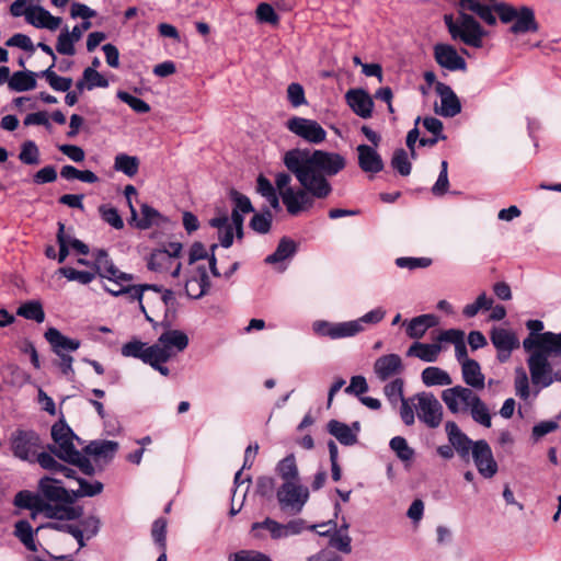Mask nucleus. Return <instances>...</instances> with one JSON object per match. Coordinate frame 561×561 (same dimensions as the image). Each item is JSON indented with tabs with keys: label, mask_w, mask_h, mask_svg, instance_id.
<instances>
[{
	"label": "nucleus",
	"mask_w": 561,
	"mask_h": 561,
	"mask_svg": "<svg viewBox=\"0 0 561 561\" xmlns=\"http://www.w3.org/2000/svg\"><path fill=\"white\" fill-rule=\"evenodd\" d=\"M283 162L300 184L299 188L282 192L283 204L291 216L310 209L316 198H327L332 193L329 178L346 167V159L337 152L300 148L286 151Z\"/></svg>",
	"instance_id": "1"
},
{
	"label": "nucleus",
	"mask_w": 561,
	"mask_h": 561,
	"mask_svg": "<svg viewBox=\"0 0 561 561\" xmlns=\"http://www.w3.org/2000/svg\"><path fill=\"white\" fill-rule=\"evenodd\" d=\"M523 348L529 354L526 362L535 387L542 389L561 382V368L554 369L552 363V358L561 356V333L529 334L523 341Z\"/></svg>",
	"instance_id": "2"
},
{
	"label": "nucleus",
	"mask_w": 561,
	"mask_h": 561,
	"mask_svg": "<svg viewBox=\"0 0 561 561\" xmlns=\"http://www.w3.org/2000/svg\"><path fill=\"white\" fill-rule=\"evenodd\" d=\"M231 199L234 203V208L231 213V218L227 215H220L210 219L209 225L218 230V237L220 244L224 248H229L233 242V230H236L237 237L242 238L243 236V214L254 211L251 201L245 195L231 191Z\"/></svg>",
	"instance_id": "3"
},
{
	"label": "nucleus",
	"mask_w": 561,
	"mask_h": 561,
	"mask_svg": "<svg viewBox=\"0 0 561 561\" xmlns=\"http://www.w3.org/2000/svg\"><path fill=\"white\" fill-rule=\"evenodd\" d=\"M14 505L20 508L33 510L50 519L73 520L82 515L81 507L55 506L44 501L38 493L30 491H20L14 497Z\"/></svg>",
	"instance_id": "4"
},
{
	"label": "nucleus",
	"mask_w": 561,
	"mask_h": 561,
	"mask_svg": "<svg viewBox=\"0 0 561 561\" xmlns=\"http://www.w3.org/2000/svg\"><path fill=\"white\" fill-rule=\"evenodd\" d=\"M444 22L453 39H459L468 46L476 48L482 47V39L485 32L479 22L465 10L459 11L457 19L451 14L444 16Z\"/></svg>",
	"instance_id": "5"
},
{
	"label": "nucleus",
	"mask_w": 561,
	"mask_h": 561,
	"mask_svg": "<svg viewBox=\"0 0 561 561\" xmlns=\"http://www.w3.org/2000/svg\"><path fill=\"white\" fill-rule=\"evenodd\" d=\"M494 10L502 23L512 24L510 31L513 34L537 32L539 28L535 11L530 7H513L505 2H499L494 4Z\"/></svg>",
	"instance_id": "6"
},
{
	"label": "nucleus",
	"mask_w": 561,
	"mask_h": 561,
	"mask_svg": "<svg viewBox=\"0 0 561 561\" xmlns=\"http://www.w3.org/2000/svg\"><path fill=\"white\" fill-rule=\"evenodd\" d=\"M51 438L54 444L48 445V450L57 458L67 461L78 457L79 450L73 442L80 443V439L64 421H58L51 426Z\"/></svg>",
	"instance_id": "7"
},
{
	"label": "nucleus",
	"mask_w": 561,
	"mask_h": 561,
	"mask_svg": "<svg viewBox=\"0 0 561 561\" xmlns=\"http://www.w3.org/2000/svg\"><path fill=\"white\" fill-rule=\"evenodd\" d=\"M276 497L284 512L299 514L309 500V489L300 481L283 483L276 492Z\"/></svg>",
	"instance_id": "8"
},
{
	"label": "nucleus",
	"mask_w": 561,
	"mask_h": 561,
	"mask_svg": "<svg viewBox=\"0 0 561 561\" xmlns=\"http://www.w3.org/2000/svg\"><path fill=\"white\" fill-rule=\"evenodd\" d=\"M416 415L430 428H436L443 421V407L431 392H420L412 397Z\"/></svg>",
	"instance_id": "9"
},
{
	"label": "nucleus",
	"mask_w": 561,
	"mask_h": 561,
	"mask_svg": "<svg viewBox=\"0 0 561 561\" xmlns=\"http://www.w3.org/2000/svg\"><path fill=\"white\" fill-rule=\"evenodd\" d=\"M159 365H163L188 345V336L181 330H165L153 344Z\"/></svg>",
	"instance_id": "10"
},
{
	"label": "nucleus",
	"mask_w": 561,
	"mask_h": 561,
	"mask_svg": "<svg viewBox=\"0 0 561 561\" xmlns=\"http://www.w3.org/2000/svg\"><path fill=\"white\" fill-rule=\"evenodd\" d=\"M11 449L13 455L27 462H35V456L42 448L39 435L32 430H16L11 434Z\"/></svg>",
	"instance_id": "11"
},
{
	"label": "nucleus",
	"mask_w": 561,
	"mask_h": 561,
	"mask_svg": "<svg viewBox=\"0 0 561 561\" xmlns=\"http://www.w3.org/2000/svg\"><path fill=\"white\" fill-rule=\"evenodd\" d=\"M37 491L39 496L55 506L73 507V496L62 482L55 477L44 476L39 479Z\"/></svg>",
	"instance_id": "12"
},
{
	"label": "nucleus",
	"mask_w": 561,
	"mask_h": 561,
	"mask_svg": "<svg viewBox=\"0 0 561 561\" xmlns=\"http://www.w3.org/2000/svg\"><path fill=\"white\" fill-rule=\"evenodd\" d=\"M286 128L308 144L319 145L327 138V131L314 119L294 116L286 122Z\"/></svg>",
	"instance_id": "13"
},
{
	"label": "nucleus",
	"mask_w": 561,
	"mask_h": 561,
	"mask_svg": "<svg viewBox=\"0 0 561 561\" xmlns=\"http://www.w3.org/2000/svg\"><path fill=\"white\" fill-rule=\"evenodd\" d=\"M474 390L458 385L443 390L440 398L450 413H467L479 397Z\"/></svg>",
	"instance_id": "14"
},
{
	"label": "nucleus",
	"mask_w": 561,
	"mask_h": 561,
	"mask_svg": "<svg viewBox=\"0 0 561 561\" xmlns=\"http://www.w3.org/2000/svg\"><path fill=\"white\" fill-rule=\"evenodd\" d=\"M157 351L153 344L148 345L139 340H133L124 344L121 350L123 356L140 359L142 363L150 365L154 370L167 377L170 375V369L164 365L158 364Z\"/></svg>",
	"instance_id": "15"
},
{
	"label": "nucleus",
	"mask_w": 561,
	"mask_h": 561,
	"mask_svg": "<svg viewBox=\"0 0 561 561\" xmlns=\"http://www.w3.org/2000/svg\"><path fill=\"white\" fill-rule=\"evenodd\" d=\"M471 455L479 473L483 478L490 479L496 474L499 467L486 440H476Z\"/></svg>",
	"instance_id": "16"
},
{
	"label": "nucleus",
	"mask_w": 561,
	"mask_h": 561,
	"mask_svg": "<svg viewBox=\"0 0 561 561\" xmlns=\"http://www.w3.org/2000/svg\"><path fill=\"white\" fill-rule=\"evenodd\" d=\"M492 344L497 351V359L505 363L510 359L512 352L519 347L517 335L504 328H493L490 333Z\"/></svg>",
	"instance_id": "17"
},
{
	"label": "nucleus",
	"mask_w": 561,
	"mask_h": 561,
	"mask_svg": "<svg viewBox=\"0 0 561 561\" xmlns=\"http://www.w3.org/2000/svg\"><path fill=\"white\" fill-rule=\"evenodd\" d=\"M107 284H104V289L113 296L126 295L130 301L137 300L139 302V308L146 316L148 321H152L149 314L146 311L145 305L141 302V289L140 287H135L131 284L134 279H119L116 277H107Z\"/></svg>",
	"instance_id": "18"
},
{
	"label": "nucleus",
	"mask_w": 561,
	"mask_h": 561,
	"mask_svg": "<svg viewBox=\"0 0 561 561\" xmlns=\"http://www.w3.org/2000/svg\"><path fill=\"white\" fill-rule=\"evenodd\" d=\"M404 365L398 354H387L378 357L374 363V374L380 381L399 378Z\"/></svg>",
	"instance_id": "19"
},
{
	"label": "nucleus",
	"mask_w": 561,
	"mask_h": 561,
	"mask_svg": "<svg viewBox=\"0 0 561 561\" xmlns=\"http://www.w3.org/2000/svg\"><path fill=\"white\" fill-rule=\"evenodd\" d=\"M25 21L36 28L49 31H56L61 24V18L51 15L49 11L39 5V2H34L28 7Z\"/></svg>",
	"instance_id": "20"
},
{
	"label": "nucleus",
	"mask_w": 561,
	"mask_h": 561,
	"mask_svg": "<svg viewBox=\"0 0 561 561\" xmlns=\"http://www.w3.org/2000/svg\"><path fill=\"white\" fill-rule=\"evenodd\" d=\"M210 286L205 266H196L185 279V293L190 298L198 299L206 295Z\"/></svg>",
	"instance_id": "21"
},
{
	"label": "nucleus",
	"mask_w": 561,
	"mask_h": 561,
	"mask_svg": "<svg viewBox=\"0 0 561 561\" xmlns=\"http://www.w3.org/2000/svg\"><path fill=\"white\" fill-rule=\"evenodd\" d=\"M347 105L362 118H369L373 114L374 101L363 89H351L345 94Z\"/></svg>",
	"instance_id": "22"
},
{
	"label": "nucleus",
	"mask_w": 561,
	"mask_h": 561,
	"mask_svg": "<svg viewBox=\"0 0 561 561\" xmlns=\"http://www.w3.org/2000/svg\"><path fill=\"white\" fill-rule=\"evenodd\" d=\"M436 62L450 71L465 70L466 61L457 50L448 44H437L434 47Z\"/></svg>",
	"instance_id": "23"
},
{
	"label": "nucleus",
	"mask_w": 561,
	"mask_h": 561,
	"mask_svg": "<svg viewBox=\"0 0 561 561\" xmlns=\"http://www.w3.org/2000/svg\"><path fill=\"white\" fill-rule=\"evenodd\" d=\"M435 90L440 98V108L437 110L438 114L444 117H454L460 113V101L449 85L437 82Z\"/></svg>",
	"instance_id": "24"
},
{
	"label": "nucleus",
	"mask_w": 561,
	"mask_h": 561,
	"mask_svg": "<svg viewBox=\"0 0 561 561\" xmlns=\"http://www.w3.org/2000/svg\"><path fill=\"white\" fill-rule=\"evenodd\" d=\"M445 431L453 448L460 455V457L467 459L470 451H472L474 442L471 440L453 421H448L445 424Z\"/></svg>",
	"instance_id": "25"
},
{
	"label": "nucleus",
	"mask_w": 561,
	"mask_h": 561,
	"mask_svg": "<svg viewBox=\"0 0 561 561\" xmlns=\"http://www.w3.org/2000/svg\"><path fill=\"white\" fill-rule=\"evenodd\" d=\"M45 339L56 355L66 354L65 352H75L81 345L79 340L61 334L56 328H49L45 332Z\"/></svg>",
	"instance_id": "26"
},
{
	"label": "nucleus",
	"mask_w": 561,
	"mask_h": 561,
	"mask_svg": "<svg viewBox=\"0 0 561 561\" xmlns=\"http://www.w3.org/2000/svg\"><path fill=\"white\" fill-rule=\"evenodd\" d=\"M358 165L367 173H378L383 169V161L374 147L368 145L357 146Z\"/></svg>",
	"instance_id": "27"
},
{
	"label": "nucleus",
	"mask_w": 561,
	"mask_h": 561,
	"mask_svg": "<svg viewBox=\"0 0 561 561\" xmlns=\"http://www.w3.org/2000/svg\"><path fill=\"white\" fill-rule=\"evenodd\" d=\"M94 265L96 268V273L102 278L116 277L119 279H134L133 274H127V273L119 271L114 265V263L112 262V260L108 257L107 253L104 250L98 251Z\"/></svg>",
	"instance_id": "28"
},
{
	"label": "nucleus",
	"mask_w": 561,
	"mask_h": 561,
	"mask_svg": "<svg viewBox=\"0 0 561 561\" xmlns=\"http://www.w3.org/2000/svg\"><path fill=\"white\" fill-rule=\"evenodd\" d=\"M35 462H37L43 469L48 470L51 474H61L66 478H75L76 471L57 461L51 451L38 453L35 456Z\"/></svg>",
	"instance_id": "29"
},
{
	"label": "nucleus",
	"mask_w": 561,
	"mask_h": 561,
	"mask_svg": "<svg viewBox=\"0 0 561 561\" xmlns=\"http://www.w3.org/2000/svg\"><path fill=\"white\" fill-rule=\"evenodd\" d=\"M443 346L439 343H421L414 342L407 351V356L417 357L426 363H434L437 360Z\"/></svg>",
	"instance_id": "30"
},
{
	"label": "nucleus",
	"mask_w": 561,
	"mask_h": 561,
	"mask_svg": "<svg viewBox=\"0 0 561 561\" xmlns=\"http://www.w3.org/2000/svg\"><path fill=\"white\" fill-rule=\"evenodd\" d=\"M462 379L465 383L476 390H482L485 386V377L477 360H466L461 366Z\"/></svg>",
	"instance_id": "31"
},
{
	"label": "nucleus",
	"mask_w": 561,
	"mask_h": 561,
	"mask_svg": "<svg viewBox=\"0 0 561 561\" xmlns=\"http://www.w3.org/2000/svg\"><path fill=\"white\" fill-rule=\"evenodd\" d=\"M262 530L268 531L271 538L274 540L287 538L284 524L278 523L277 520L270 517H266L262 522L252 524L251 531L254 537L264 538V535L261 533Z\"/></svg>",
	"instance_id": "32"
},
{
	"label": "nucleus",
	"mask_w": 561,
	"mask_h": 561,
	"mask_svg": "<svg viewBox=\"0 0 561 561\" xmlns=\"http://www.w3.org/2000/svg\"><path fill=\"white\" fill-rule=\"evenodd\" d=\"M459 7L461 10L471 11L476 13L483 22L489 25L496 24L494 5L490 7L480 3L478 0H460Z\"/></svg>",
	"instance_id": "33"
},
{
	"label": "nucleus",
	"mask_w": 561,
	"mask_h": 561,
	"mask_svg": "<svg viewBox=\"0 0 561 561\" xmlns=\"http://www.w3.org/2000/svg\"><path fill=\"white\" fill-rule=\"evenodd\" d=\"M328 432L334 436L341 444L351 446L356 444V432L340 421L331 420L327 425Z\"/></svg>",
	"instance_id": "34"
},
{
	"label": "nucleus",
	"mask_w": 561,
	"mask_h": 561,
	"mask_svg": "<svg viewBox=\"0 0 561 561\" xmlns=\"http://www.w3.org/2000/svg\"><path fill=\"white\" fill-rule=\"evenodd\" d=\"M436 324L437 318L434 314H422L409 322L407 334L412 339H421L430 328Z\"/></svg>",
	"instance_id": "35"
},
{
	"label": "nucleus",
	"mask_w": 561,
	"mask_h": 561,
	"mask_svg": "<svg viewBox=\"0 0 561 561\" xmlns=\"http://www.w3.org/2000/svg\"><path fill=\"white\" fill-rule=\"evenodd\" d=\"M117 449L118 444L113 440H93L84 447L85 454L100 459H112Z\"/></svg>",
	"instance_id": "36"
},
{
	"label": "nucleus",
	"mask_w": 561,
	"mask_h": 561,
	"mask_svg": "<svg viewBox=\"0 0 561 561\" xmlns=\"http://www.w3.org/2000/svg\"><path fill=\"white\" fill-rule=\"evenodd\" d=\"M422 381L427 387L434 386H450L453 379L449 374L436 366H430L422 371Z\"/></svg>",
	"instance_id": "37"
},
{
	"label": "nucleus",
	"mask_w": 561,
	"mask_h": 561,
	"mask_svg": "<svg viewBox=\"0 0 561 561\" xmlns=\"http://www.w3.org/2000/svg\"><path fill=\"white\" fill-rule=\"evenodd\" d=\"M37 73L33 71H16L9 80V89L15 92L33 90L36 87Z\"/></svg>",
	"instance_id": "38"
},
{
	"label": "nucleus",
	"mask_w": 561,
	"mask_h": 561,
	"mask_svg": "<svg viewBox=\"0 0 561 561\" xmlns=\"http://www.w3.org/2000/svg\"><path fill=\"white\" fill-rule=\"evenodd\" d=\"M276 472L284 481L283 483L300 481L298 466L293 454L288 455L277 463Z\"/></svg>",
	"instance_id": "39"
},
{
	"label": "nucleus",
	"mask_w": 561,
	"mask_h": 561,
	"mask_svg": "<svg viewBox=\"0 0 561 561\" xmlns=\"http://www.w3.org/2000/svg\"><path fill=\"white\" fill-rule=\"evenodd\" d=\"M297 251V243L289 238H282L276 250L266 256L267 264H276L291 257Z\"/></svg>",
	"instance_id": "40"
},
{
	"label": "nucleus",
	"mask_w": 561,
	"mask_h": 561,
	"mask_svg": "<svg viewBox=\"0 0 561 561\" xmlns=\"http://www.w3.org/2000/svg\"><path fill=\"white\" fill-rule=\"evenodd\" d=\"M78 482L79 488L71 491L73 502L80 497H91L100 494L103 491V483L98 480H87L83 478H75Z\"/></svg>",
	"instance_id": "41"
},
{
	"label": "nucleus",
	"mask_w": 561,
	"mask_h": 561,
	"mask_svg": "<svg viewBox=\"0 0 561 561\" xmlns=\"http://www.w3.org/2000/svg\"><path fill=\"white\" fill-rule=\"evenodd\" d=\"M35 533H37L35 530ZM14 536L25 546L30 551H37V546L34 538V530L27 520H18L14 525Z\"/></svg>",
	"instance_id": "42"
},
{
	"label": "nucleus",
	"mask_w": 561,
	"mask_h": 561,
	"mask_svg": "<svg viewBox=\"0 0 561 561\" xmlns=\"http://www.w3.org/2000/svg\"><path fill=\"white\" fill-rule=\"evenodd\" d=\"M468 413L471 415L472 420L489 428L492 425V414L488 407V404L478 397L476 401L472 403V407L469 409Z\"/></svg>",
	"instance_id": "43"
},
{
	"label": "nucleus",
	"mask_w": 561,
	"mask_h": 561,
	"mask_svg": "<svg viewBox=\"0 0 561 561\" xmlns=\"http://www.w3.org/2000/svg\"><path fill=\"white\" fill-rule=\"evenodd\" d=\"M16 314L37 323H42L45 320V312L38 300H30L22 304L18 308Z\"/></svg>",
	"instance_id": "44"
},
{
	"label": "nucleus",
	"mask_w": 561,
	"mask_h": 561,
	"mask_svg": "<svg viewBox=\"0 0 561 561\" xmlns=\"http://www.w3.org/2000/svg\"><path fill=\"white\" fill-rule=\"evenodd\" d=\"M114 169L129 178H133L138 172L139 159L135 156L118 153L114 160Z\"/></svg>",
	"instance_id": "45"
},
{
	"label": "nucleus",
	"mask_w": 561,
	"mask_h": 561,
	"mask_svg": "<svg viewBox=\"0 0 561 561\" xmlns=\"http://www.w3.org/2000/svg\"><path fill=\"white\" fill-rule=\"evenodd\" d=\"M173 260L170 257V254L164 250L157 249L151 253L147 266L153 272H165L171 268Z\"/></svg>",
	"instance_id": "46"
},
{
	"label": "nucleus",
	"mask_w": 561,
	"mask_h": 561,
	"mask_svg": "<svg viewBox=\"0 0 561 561\" xmlns=\"http://www.w3.org/2000/svg\"><path fill=\"white\" fill-rule=\"evenodd\" d=\"M53 67H54V62L46 70H43L39 73V76L44 77L54 90L61 91V92L69 91V89L72 85V79L66 78V77H59L53 70Z\"/></svg>",
	"instance_id": "47"
},
{
	"label": "nucleus",
	"mask_w": 561,
	"mask_h": 561,
	"mask_svg": "<svg viewBox=\"0 0 561 561\" xmlns=\"http://www.w3.org/2000/svg\"><path fill=\"white\" fill-rule=\"evenodd\" d=\"M256 182L257 193H260L263 197L266 198L272 208L278 210L280 208L279 198L270 180L266 179L264 175H260Z\"/></svg>",
	"instance_id": "48"
},
{
	"label": "nucleus",
	"mask_w": 561,
	"mask_h": 561,
	"mask_svg": "<svg viewBox=\"0 0 561 561\" xmlns=\"http://www.w3.org/2000/svg\"><path fill=\"white\" fill-rule=\"evenodd\" d=\"M140 210L141 216L136 214V220H129V224L142 230L150 228L160 216L158 210L147 204H141Z\"/></svg>",
	"instance_id": "49"
},
{
	"label": "nucleus",
	"mask_w": 561,
	"mask_h": 561,
	"mask_svg": "<svg viewBox=\"0 0 561 561\" xmlns=\"http://www.w3.org/2000/svg\"><path fill=\"white\" fill-rule=\"evenodd\" d=\"M385 317H386V310L381 307H378V308H375V309L368 311L367 313L359 317L358 319H355V322L359 327V329H358L359 333H362V332L366 331L367 327L378 324L380 321L383 320Z\"/></svg>",
	"instance_id": "50"
},
{
	"label": "nucleus",
	"mask_w": 561,
	"mask_h": 561,
	"mask_svg": "<svg viewBox=\"0 0 561 561\" xmlns=\"http://www.w3.org/2000/svg\"><path fill=\"white\" fill-rule=\"evenodd\" d=\"M19 159L30 165H36L39 163V150L36 144L32 140L24 141L21 147Z\"/></svg>",
	"instance_id": "51"
},
{
	"label": "nucleus",
	"mask_w": 561,
	"mask_h": 561,
	"mask_svg": "<svg viewBox=\"0 0 561 561\" xmlns=\"http://www.w3.org/2000/svg\"><path fill=\"white\" fill-rule=\"evenodd\" d=\"M514 388L516 394L523 400H527L529 398V378L523 367H518L515 369Z\"/></svg>",
	"instance_id": "52"
},
{
	"label": "nucleus",
	"mask_w": 561,
	"mask_h": 561,
	"mask_svg": "<svg viewBox=\"0 0 561 561\" xmlns=\"http://www.w3.org/2000/svg\"><path fill=\"white\" fill-rule=\"evenodd\" d=\"M58 272L68 280H75L82 285L90 284L95 278V273L93 272L77 271L72 267H61Z\"/></svg>",
	"instance_id": "53"
},
{
	"label": "nucleus",
	"mask_w": 561,
	"mask_h": 561,
	"mask_svg": "<svg viewBox=\"0 0 561 561\" xmlns=\"http://www.w3.org/2000/svg\"><path fill=\"white\" fill-rule=\"evenodd\" d=\"M77 42L69 33L68 27H65L57 38L56 49L61 55L73 56L76 54L75 43Z\"/></svg>",
	"instance_id": "54"
},
{
	"label": "nucleus",
	"mask_w": 561,
	"mask_h": 561,
	"mask_svg": "<svg viewBox=\"0 0 561 561\" xmlns=\"http://www.w3.org/2000/svg\"><path fill=\"white\" fill-rule=\"evenodd\" d=\"M390 448L396 453L398 458L403 461H409L414 455V450L408 445V442L402 436H396L390 440Z\"/></svg>",
	"instance_id": "55"
},
{
	"label": "nucleus",
	"mask_w": 561,
	"mask_h": 561,
	"mask_svg": "<svg viewBox=\"0 0 561 561\" xmlns=\"http://www.w3.org/2000/svg\"><path fill=\"white\" fill-rule=\"evenodd\" d=\"M403 379L401 378H394L392 381L388 382L383 392L389 402L393 405H396L399 401H401L403 398Z\"/></svg>",
	"instance_id": "56"
},
{
	"label": "nucleus",
	"mask_w": 561,
	"mask_h": 561,
	"mask_svg": "<svg viewBox=\"0 0 561 561\" xmlns=\"http://www.w3.org/2000/svg\"><path fill=\"white\" fill-rule=\"evenodd\" d=\"M359 327L355 320L337 322L333 329V340L352 337L359 334Z\"/></svg>",
	"instance_id": "57"
},
{
	"label": "nucleus",
	"mask_w": 561,
	"mask_h": 561,
	"mask_svg": "<svg viewBox=\"0 0 561 561\" xmlns=\"http://www.w3.org/2000/svg\"><path fill=\"white\" fill-rule=\"evenodd\" d=\"M391 167L403 176H407L411 173V163L404 149H397L393 152Z\"/></svg>",
	"instance_id": "58"
},
{
	"label": "nucleus",
	"mask_w": 561,
	"mask_h": 561,
	"mask_svg": "<svg viewBox=\"0 0 561 561\" xmlns=\"http://www.w3.org/2000/svg\"><path fill=\"white\" fill-rule=\"evenodd\" d=\"M83 79L87 82L88 90H93L94 88L108 87V80L92 67H88L84 69Z\"/></svg>",
	"instance_id": "59"
},
{
	"label": "nucleus",
	"mask_w": 561,
	"mask_h": 561,
	"mask_svg": "<svg viewBox=\"0 0 561 561\" xmlns=\"http://www.w3.org/2000/svg\"><path fill=\"white\" fill-rule=\"evenodd\" d=\"M272 219L273 216L270 210L255 214L250 221V227L259 233H266L271 229Z\"/></svg>",
	"instance_id": "60"
},
{
	"label": "nucleus",
	"mask_w": 561,
	"mask_h": 561,
	"mask_svg": "<svg viewBox=\"0 0 561 561\" xmlns=\"http://www.w3.org/2000/svg\"><path fill=\"white\" fill-rule=\"evenodd\" d=\"M117 98L128 104L136 113L145 114L150 111V106L144 100L129 94L126 91H118Z\"/></svg>",
	"instance_id": "61"
},
{
	"label": "nucleus",
	"mask_w": 561,
	"mask_h": 561,
	"mask_svg": "<svg viewBox=\"0 0 561 561\" xmlns=\"http://www.w3.org/2000/svg\"><path fill=\"white\" fill-rule=\"evenodd\" d=\"M100 215L102 219L112 226L115 229H122L124 227V221L119 216L118 211L114 207H108L106 205H101L99 207Z\"/></svg>",
	"instance_id": "62"
},
{
	"label": "nucleus",
	"mask_w": 561,
	"mask_h": 561,
	"mask_svg": "<svg viewBox=\"0 0 561 561\" xmlns=\"http://www.w3.org/2000/svg\"><path fill=\"white\" fill-rule=\"evenodd\" d=\"M449 187V181H448V163L446 160L442 161L440 163V172L438 175L437 181L432 187V193L435 196H443Z\"/></svg>",
	"instance_id": "63"
},
{
	"label": "nucleus",
	"mask_w": 561,
	"mask_h": 561,
	"mask_svg": "<svg viewBox=\"0 0 561 561\" xmlns=\"http://www.w3.org/2000/svg\"><path fill=\"white\" fill-rule=\"evenodd\" d=\"M432 264V260L428 257H398L396 265L400 268L416 270L425 268Z\"/></svg>",
	"instance_id": "64"
}]
</instances>
